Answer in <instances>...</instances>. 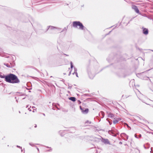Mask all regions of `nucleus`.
I'll return each instance as SVG.
<instances>
[{
	"mask_svg": "<svg viewBox=\"0 0 153 153\" xmlns=\"http://www.w3.org/2000/svg\"><path fill=\"white\" fill-rule=\"evenodd\" d=\"M6 81L9 83H19V80L15 75L10 74L6 76Z\"/></svg>",
	"mask_w": 153,
	"mask_h": 153,
	"instance_id": "1",
	"label": "nucleus"
},
{
	"mask_svg": "<svg viewBox=\"0 0 153 153\" xmlns=\"http://www.w3.org/2000/svg\"><path fill=\"white\" fill-rule=\"evenodd\" d=\"M79 27V29L81 30H84L85 27L79 21H74L73 22V27L77 28V27Z\"/></svg>",
	"mask_w": 153,
	"mask_h": 153,
	"instance_id": "2",
	"label": "nucleus"
},
{
	"mask_svg": "<svg viewBox=\"0 0 153 153\" xmlns=\"http://www.w3.org/2000/svg\"><path fill=\"white\" fill-rule=\"evenodd\" d=\"M80 108L83 114H86L88 112L89 110L88 108H86L85 110H84L82 108L81 106H80Z\"/></svg>",
	"mask_w": 153,
	"mask_h": 153,
	"instance_id": "3",
	"label": "nucleus"
},
{
	"mask_svg": "<svg viewBox=\"0 0 153 153\" xmlns=\"http://www.w3.org/2000/svg\"><path fill=\"white\" fill-rule=\"evenodd\" d=\"M103 143H104L105 144H110V143L109 141V140L108 139H103Z\"/></svg>",
	"mask_w": 153,
	"mask_h": 153,
	"instance_id": "4",
	"label": "nucleus"
},
{
	"mask_svg": "<svg viewBox=\"0 0 153 153\" xmlns=\"http://www.w3.org/2000/svg\"><path fill=\"white\" fill-rule=\"evenodd\" d=\"M143 33L145 34H146V35L148 33V29L146 28L144 29L143 30Z\"/></svg>",
	"mask_w": 153,
	"mask_h": 153,
	"instance_id": "5",
	"label": "nucleus"
},
{
	"mask_svg": "<svg viewBox=\"0 0 153 153\" xmlns=\"http://www.w3.org/2000/svg\"><path fill=\"white\" fill-rule=\"evenodd\" d=\"M133 8L134 9L135 12L137 13H139V10L138 9L137 7L136 6H134L133 7Z\"/></svg>",
	"mask_w": 153,
	"mask_h": 153,
	"instance_id": "6",
	"label": "nucleus"
},
{
	"mask_svg": "<svg viewBox=\"0 0 153 153\" xmlns=\"http://www.w3.org/2000/svg\"><path fill=\"white\" fill-rule=\"evenodd\" d=\"M69 99L72 101L74 102L76 100V99L74 97H71L69 98Z\"/></svg>",
	"mask_w": 153,
	"mask_h": 153,
	"instance_id": "7",
	"label": "nucleus"
},
{
	"mask_svg": "<svg viewBox=\"0 0 153 153\" xmlns=\"http://www.w3.org/2000/svg\"><path fill=\"white\" fill-rule=\"evenodd\" d=\"M6 76H3L1 75H0V77L1 78H4L5 79V80L6 81Z\"/></svg>",
	"mask_w": 153,
	"mask_h": 153,
	"instance_id": "8",
	"label": "nucleus"
},
{
	"mask_svg": "<svg viewBox=\"0 0 153 153\" xmlns=\"http://www.w3.org/2000/svg\"><path fill=\"white\" fill-rule=\"evenodd\" d=\"M118 121L117 120H115L113 121V123L114 124H116L118 122Z\"/></svg>",
	"mask_w": 153,
	"mask_h": 153,
	"instance_id": "9",
	"label": "nucleus"
},
{
	"mask_svg": "<svg viewBox=\"0 0 153 153\" xmlns=\"http://www.w3.org/2000/svg\"><path fill=\"white\" fill-rule=\"evenodd\" d=\"M86 123H87L89 124H90L91 123V122L90 121H87L85 122Z\"/></svg>",
	"mask_w": 153,
	"mask_h": 153,
	"instance_id": "10",
	"label": "nucleus"
},
{
	"mask_svg": "<svg viewBox=\"0 0 153 153\" xmlns=\"http://www.w3.org/2000/svg\"><path fill=\"white\" fill-rule=\"evenodd\" d=\"M71 68H73V65L72 63V62H71Z\"/></svg>",
	"mask_w": 153,
	"mask_h": 153,
	"instance_id": "11",
	"label": "nucleus"
},
{
	"mask_svg": "<svg viewBox=\"0 0 153 153\" xmlns=\"http://www.w3.org/2000/svg\"><path fill=\"white\" fill-rule=\"evenodd\" d=\"M125 125H127V126H128V127H129V126H128V125L127 123H125Z\"/></svg>",
	"mask_w": 153,
	"mask_h": 153,
	"instance_id": "12",
	"label": "nucleus"
},
{
	"mask_svg": "<svg viewBox=\"0 0 153 153\" xmlns=\"http://www.w3.org/2000/svg\"><path fill=\"white\" fill-rule=\"evenodd\" d=\"M51 28H52V29H53V28H55V27H51Z\"/></svg>",
	"mask_w": 153,
	"mask_h": 153,
	"instance_id": "13",
	"label": "nucleus"
},
{
	"mask_svg": "<svg viewBox=\"0 0 153 153\" xmlns=\"http://www.w3.org/2000/svg\"><path fill=\"white\" fill-rule=\"evenodd\" d=\"M34 125H35L34 127L35 128H36L37 127L36 125V124H35Z\"/></svg>",
	"mask_w": 153,
	"mask_h": 153,
	"instance_id": "14",
	"label": "nucleus"
}]
</instances>
